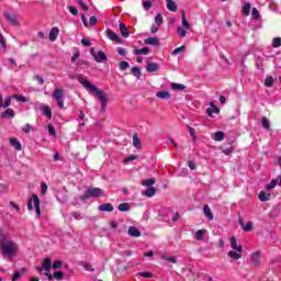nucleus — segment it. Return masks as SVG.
<instances>
[{
	"mask_svg": "<svg viewBox=\"0 0 281 281\" xmlns=\"http://www.w3.org/2000/svg\"><path fill=\"white\" fill-rule=\"evenodd\" d=\"M78 82L92 95H97L101 103V111L104 113L106 111V105L109 104V95L104 91L99 90L98 87L93 86L87 76L79 74L77 75Z\"/></svg>",
	"mask_w": 281,
	"mask_h": 281,
	"instance_id": "obj_1",
	"label": "nucleus"
},
{
	"mask_svg": "<svg viewBox=\"0 0 281 281\" xmlns=\"http://www.w3.org/2000/svg\"><path fill=\"white\" fill-rule=\"evenodd\" d=\"M0 252L3 258L12 260V258H16L19 255V244L10 239H0Z\"/></svg>",
	"mask_w": 281,
	"mask_h": 281,
	"instance_id": "obj_2",
	"label": "nucleus"
},
{
	"mask_svg": "<svg viewBox=\"0 0 281 281\" xmlns=\"http://www.w3.org/2000/svg\"><path fill=\"white\" fill-rule=\"evenodd\" d=\"M26 207L30 212L35 209L36 216H41V200L38 199V195L33 193L32 198L27 201Z\"/></svg>",
	"mask_w": 281,
	"mask_h": 281,
	"instance_id": "obj_3",
	"label": "nucleus"
},
{
	"mask_svg": "<svg viewBox=\"0 0 281 281\" xmlns=\"http://www.w3.org/2000/svg\"><path fill=\"white\" fill-rule=\"evenodd\" d=\"M190 27V22L188 21V18H186V12L182 11V25L178 26V36L180 38H186Z\"/></svg>",
	"mask_w": 281,
	"mask_h": 281,
	"instance_id": "obj_4",
	"label": "nucleus"
},
{
	"mask_svg": "<svg viewBox=\"0 0 281 281\" xmlns=\"http://www.w3.org/2000/svg\"><path fill=\"white\" fill-rule=\"evenodd\" d=\"M102 194H103L102 189L90 187L88 188L86 193L81 196V200L87 201V199L100 198L102 196Z\"/></svg>",
	"mask_w": 281,
	"mask_h": 281,
	"instance_id": "obj_5",
	"label": "nucleus"
},
{
	"mask_svg": "<svg viewBox=\"0 0 281 281\" xmlns=\"http://www.w3.org/2000/svg\"><path fill=\"white\" fill-rule=\"evenodd\" d=\"M53 98L57 102V106L65 109V91L60 88H56L53 91Z\"/></svg>",
	"mask_w": 281,
	"mask_h": 281,
	"instance_id": "obj_6",
	"label": "nucleus"
},
{
	"mask_svg": "<svg viewBox=\"0 0 281 281\" xmlns=\"http://www.w3.org/2000/svg\"><path fill=\"white\" fill-rule=\"evenodd\" d=\"M3 16H4V19H7L8 23H10V25H13L14 27H19L21 25L19 23V19L16 18V14L10 13V12H4Z\"/></svg>",
	"mask_w": 281,
	"mask_h": 281,
	"instance_id": "obj_7",
	"label": "nucleus"
},
{
	"mask_svg": "<svg viewBox=\"0 0 281 281\" xmlns=\"http://www.w3.org/2000/svg\"><path fill=\"white\" fill-rule=\"evenodd\" d=\"M35 109H40V111H42L43 115L48 117V120H52V108L49 105L36 103Z\"/></svg>",
	"mask_w": 281,
	"mask_h": 281,
	"instance_id": "obj_8",
	"label": "nucleus"
},
{
	"mask_svg": "<svg viewBox=\"0 0 281 281\" xmlns=\"http://www.w3.org/2000/svg\"><path fill=\"white\" fill-rule=\"evenodd\" d=\"M262 258V252L255 251L250 255V260L255 267H260V260Z\"/></svg>",
	"mask_w": 281,
	"mask_h": 281,
	"instance_id": "obj_9",
	"label": "nucleus"
},
{
	"mask_svg": "<svg viewBox=\"0 0 281 281\" xmlns=\"http://www.w3.org/2000/svg\"><path fill=\"white\" fill-rule=\"evenodd\" d=\"M227 257L232 260H240L243 258V250H231L227 252Z\"/></svg>",
	"mask_w": 281,
	"mask_h": 281,
	"instance_id": "obj_10",
	"label": "nucleus"
},
{
	"mask_svg": "<svg viewBox=\"0 0 281 281\" xmlns=\"http://www.w3.org/2000/svg\"><path fill=\"white\" fill-rule=\"evenodd\" d=\"M206 113H207V115H210V117H212V115L214 113L215 114L221 113V110L218 108H216V105L214 104V101H211L210 102V108H207Z\"/></svg>",
	"mask_w": 281,
	"mask_h": 281,
	"instance_id": "obj_11",
	"label": "nucleus"
},
{
	"mask_svg": "<svg viewBox=\"0 0 281 281\" xmlns=\"http://www.w3.org/2000/svg\"><path fill=\"white\" fill-rule=\"evenodd\" d=\"M229 243L234 251H243V245H238L236 237H231Z\"/></svg>",
	"mask_w": 281,
	"mask_h": 281,
	"instance_id": "obj_12",
	"label": "nucleus"
},
{
	"mask_svg": "<svg viewBox=\"0 0 281 281\" xmlns=\"http://www.w3.org/2000/svg\"><path fill=\"white\" fill-rule=\"evenodd\" d=\"M150 54L149 47L136 48L134 49V56H148Z\"/></svg>",
	"mask_w": 281,
	"mask_h": 281,
	"instance_id": "obj_13",
	"label": "nucleus"
},
{
	"mask_svg": "<svg viewBox=\"0 0 281 281\" xmlns=\"http://www.w3.org/2000/svg\"><path fill=\"white\" fill-rule=\"evenodd\" d=\"M119 30H120L121 35L123 36V38H128V36H131V33L128 32V27H126V24L120 23L119 24Z\"/></svg>",
	"mask_w": 281,
	"mask_h": 281,
	"instance_id": "obj_14",
	"label": "nucleus"
},
{
	"mask_svg": "<svg viewBox=\"0 0 281 281\" xmlns=\"http://www.w3.org/2000/svg\"><path fill=\"white\" fill-rule=\"evenodd\" d=\"M106 36H108V38H110V41H116V43H120V41H121L117 33L111 31V29L106 30Z\"/></svg>",
	"mask_w": 281,
	"mask_h": 281,
	"instance_id": "obj_15",
	"label": "nucleus"
},
{
	"mask_svg": "<svg viewBox=\"0 0 281 281\" xmlns=\"http://www.w3.org/2000/svg\"><path fill=\"white\" fill-rule=\"evenodd\" d=\"M42 268L44 271L49 272L52 269V258L47 257L42 261Z\"/></svg>",
	"mask_w": 281,
	"mask_h": 281,
	"instance_id": "obj_16",
	"label": "nucleus"
},
{
	"mask_svg": "<svg viewBox=\"0 0 281 281\" xmlns=\"http://www.w3.org/2000/svg\"><path fill=\"white\" fill-rule=\"evenodd\" d=\"M206 235H207V229H200L195 232L194 238L195 240H203Z\"/></svg>",
	"mask_w": 281,
	"mask_h": 281,
	"instance_id": "obj_17",
	"label": "nucleus"
},
{
	"mask_svg": "<svg viewBox=\"0 0 281 281\" xmlns=\"http://www.w3.org/2000/svg\"><path fill=\"white\" fill-rule=\"evenodd\" d=\"M58 27L54 26L50 32H49V35H48V38L52 43H54V41H56V38H58Z\"/></svg>",
	"mask_w": 281,
	"mask_h": 281,
	"instance_id": "obj_18",
	"label": "nucleus"
},
{
	"mask_svg": "<svg viewBox=\"0 0 281 281\" xmlns=\"http://www.w3.org/2000/svg\"><path fill=\"white\" fill-rule=\"evenodd\" d=\"M10 144L11 146H13V148L18 151L23 150V146L21 145V143L19 142L18 138H10Z\"/></svg>",
	"mask_w": 281,
	"mask_h": 281,
	"instance_id": "obj_19",
	"label": "nucleus"
},
{
	"mask_svg": "<svg viewBox=\"0 0 281 281\" xmlns=\"http://www.w3.org/2000/svg\"><path fill=\"white\" fill-rule=\"evenodd\" d=\"M94 60L95 63H104V60H106V54H104L102 50H99L97 55H94Z\"/></svg>",
	"mask_w": 281,
	"mask_h": 281,
	"instance_id": "obj_20",
	"label": "nucleus"
},
{
	"mask_svg": "<svg viewBox=\"0 0 281 281\" xmlns=\"http://www.w3.org/2000/svg\"><path fill=\"white\" fill-rule=\"evenodd\" d=\"M251 12V3L245 2L241 8V14L244 16H249V13Z\"/></svg>",
	"mask_w": 281,
	"mask_h": 281,
	"instance_id": "obj_21",
	"label": "nucleus"
},
{
	"mask_svg": "<svg viewBox=\"0 0 281 281\" xmlns=\"http://www.w3.org/2000/svg\"><path fill=\"white\" fill-rule=\"evenodd\" d=\"M128 235L134 236V238H139V236H142V233L139 232V229L137 227L131 226L128 228Z\"/></svg>",
	"mask_w": 281,
	"mask_h": 281,
	"instance_id": "obj_22",
	"label": "nucleus"
},
{
	"mask_svg": "<svg viewBox=\"0 0 281 281\" xmlns=\"http://www.w3.org/2000/svg\"><path fill=\"white\" fill-rule=\"evenodd\" d=\"M99 212H113V204L104 203L99 205Z\"/></svg>",
	"mask_w": 281,
	"mask_h": 281,
	"instance_id": "obj_23",
	"label": "nucleus"
},
{
	"mask_svg": "<svg viewBox=\"0 0 281 281\" xmlns=\"http://www.w3.org/2000/svg\"><path fill=\"white\" fill-rule=\"evenodd\" d=\"M148 74H154V71H159V65L156 63H149L146 66Z\"/></svg>",
	"mask_w": 281,
	"mask_h": 281,
	"instance_id": "obj_24",
	"label": "nucleus"
},
{
	"mask_svg": "<svg viewBox=\"0 0 281 281\" xmlns=\"http://www.w3.org/2000/svg\"><path fill=\"white\" fill-rule=\"evenodd\" d=\"M145 45H154V47L159 46V38L157 37H147L145 40Z\"/></svg>",
	"mask_w": 281,
	"mask_h": 281,
	"instance_id": "obj_25",
	"label": "nucleus"
},
{
	"mask_svg": "<svg viewBox=\"0 0 281 281\" xmlns=\"http://www.w3.org/2000/svg\"><path fill=\"white\" fill-rule=\"evenodd\" d=\"M167 3V10H169L170 12H177V2H175L173 0H166Z\"/></svg>",
	"mask_w": 281,
	"mask_h": 281,
	"instance_id": "obj_26",
	"label": "nucleus"
},
{
	"mask_svg": "<svg viewBox=\"0 0 281 281\" xmlns=\"http://www.w3.org/2000/svg\"><path fill=\"white\" fill-rule=\"evenodd\" d=\"M271 199V193L265 191L259 192V201L267 202Z\"/></svg>",
	"mask_w": 281,
	"mask_h": 281,
	"instance_id": "obj_27",
	"label": "nucleus"
},
{
	"mask_svg": "<svg viewBox=\"0 0 281 281\" xmlns=\"http://www.w3.org/2000/svg\"><path fill=\"white\" fill-rule=\"evenodd\" d=\"M156 98H159L160 100H168L170 98V92L159 91L156 93Z\"/></svg>",
	"mask_w": 281,
	"mask_h": 281,
	"instance_id": "obj_28",
	"label": "nucleus"
},
{
	"mask_svg": "<svg viewBox=\"0 0 281 281\" xmlns=\"http://www.w3.org/2000/svg\"><path fill=\"white\" fill-rule=\"evenodd\" d=\"M244 232H251V229H254V223L251 222H247L246 225L245 223H243V221L239 222Z\"/></svg>",
	"mask_w": 281,
	"mask_h": 281,
	"instance_id": "obj_29",
	"label": "nucleus"
},
{
	"mask_svg": "<svg viewBox=\"0 0 281 281\" xmlns=\"http://www.w3.org/2000/svg\"><path fill=\"white\" fill-rule=\"evenodd\" d=\"M204 214L209 218V221H214V215L212 214V210L209 205L204 206Z\"/></svg>",
	"mask_w": 281,
	"mask_h": 281,
	"instance_id": "obj_30",
	"label": "nucleus"
},
{
	"mask_svg": "<svg viewBox=\"0 0 281 281\" xmlns=\"http://www.w3.org/2000/svg\"><path fill=\"white\" fill-rule=\"evenodd\" d=\"M142 186H145L146 188H153V186H155V178H149L147 180H144L142 182Z\"/></svg>",
	"mask_w": 281,
	"mask_h": 281,
	"instance_id": "obj_31",
	"label": "nucleus"
},
{
	"mask_svg": "<svg viewBox=\"0 0 281 281\" xmlns=\"http://www.w3.org/2000/svg\"><path fill=\"white\" fill-rule=\"evenodd\" d=\"M1 117H14V110L12 109H7L2 114Z\"/></svg>",
	"mask_w": 281,
	"mask_h": 281,
	"instance_id": "obj_32",
	"label": "nucleus"
},
{
	"mask_svg": "<svg viewBox=\"0 0 281 281\" xmlns=\"http://www.w3.org/2000/svg\"><path fill=\"white\" fill-rule=\"evenodd\" d=\"M261 126L266 130L269 131L271 124L269 123V119H267V116H263L261 119Z\"/></svg>",
	"mask_w": 281,
	"mask_h": 281,
	"instance_id": "obj_33",
	"label": "nucleus"
},
{
	"mask_svg": "<svg viewBox=\"0 0 281 281\" xmlns=\"http://www.w3.org/2000/svg\"><path fill=\"white\" fill-rule=\"evenodd\" d=\"M117 210L120 212H128V210H131V205L128 203H121L119 206H117Z\"/></svg>",
	"mask_w": 281,
	"mask_h": 281,
	"instance_id": "obj_34",
	"label": "nucleus"
},
{
	"mask_svg": "<svg viewBox=\"0 0 281 281\" xmlns=\"http://www.w3.org/2000/svg\"><path fill=\"white\" fill-rule=\"evenodd\" d=\"M155 192H157V189H155V187H149L145 191V196H148V198L155 196Z\"/></svg>",
	"mask_w": 281,
	"mask_h": 281,
	"instance_id": "obj_35",
	"label": "nucleus"
},
{
	"mask_svg": "<svg viewBox=\"0 0 281 281\" xmlns=\"http://www.w3.org/2000/svg\"><path fill=\"white\" fill-rule=\"evenodd\" d=\"M132 74L135 78H142V70L137 66L132 67Z\"/></svg>",
	"mask_w": 281,
	"mask_h": 281,
	"instance_id": "obj_36",
	"label": "nucleus"
},
{
	"mask_svg": "<svg viewBox=\"0 0 281 281\" xmlns=\"http://www.w3.org/2000/svg\"><path fill=\"white\" fill-rule=\"evenodd\" d=\"M215 142H223L225 139V133L216 132L214 136Z\"/></svg>",
	"mask_w": 281,
	"mask_h": 281,
	"instance_id": "obj_37",
	"label": "nucleus"
},
{
	"mask_svg": "<svg viewBox=\"0 0 281 281\" xmlns=\"http://www.w3.org/2000/svg\"><path fill=\"white\" fill-rule=\"evenodd\" d=\"M171 89H173V91H183V89H186V86L181 83H171Z\"/></svg>",
	"mask_w": 281,
	"mask_h": 281,
	"instance_id": "obj_38",
	"label": "nucleus"
},
{
	"mask_svg": "<svg viewBox=\"0 0 281 281\" xmlns=\"http://www.w3.org/2000/svg\"><path fill=\"white\" fill-rule=\"evenodd\" d=\"M278 186V180H271L270 183L266 184V190H273Z\"/></svg>",
	"mask_w": 281,
	"mask_h": 281,
	"instance_id": "obj_39",
	"label": "nucleus"
},
{
	"mask_svg": "<svg viewBox=\"0 0 281 281\" xmlns=\"http://www.w3.org/2000/svg\"><path fill=\"white\" fill-rule=\"evenodd\" d=\"M133 145L135 148H139V146H142V140H139V137H137L136 134L133 136Z\"/></svg>",
	"mask_w": 281,
	"mask_h": 281,
	"instance_id": "obj_40",
	"label": "nucleus"
},
{
	"mask_svg": "<svg viewBox=\"0 0 281 281\" xmlns=\"http://www.w3.org/2000/svg\"><path fill=\"white\" fill-rule=\"evenodd\" d=\"M155 23H156V25H161L164 23V15H161V13H158L155 16Z\"/></svg>",
	"mask_w": 281,
	"mask_h": 281,
	"instance_id": "obj_41",
	"label": "nucleus"
},
{
	"mask_svg": "<svg viewBox=\"0 0 281 281\" xmlns=\"http://www.w3.org/2000/svg\"><path fill=\"white\" fill-rule=\"evenodd\" d=\"M53 278H55V280H63L65 278V273L60 271L54 272Z\"/></svg>",
	"mask_w": 281,
	"mask_h": 281,
	"instance_id": "obj_42",
	"label": "nucleus"
},
{
	"mask_svg": "<svg viewBox=\"0 0 281 281\" xmlns=\"http://www.w3.org/2000/svg\"><path fill=\"white\" fill-rule=\"evenodd\" d=\"M128 67H131V65L128 64V61H121V63H120V69H121V71H126V69H128Z\"/></svg>",
	"mask_w": 281,
	"mask_h": 281,
	"instance_id": "obj_43",
	"label": "nucleus"
},
{
	"mask_svg": "<svg viewBox=\"0 0 281 281\" xmlns=\"http://www.w3.org/2000/svg\"><path fill=\"white\" fill-rule=\"evenodd\" d=\"M41 194L42 196H45V194H47V183L45 182L41 183Z\"/></svg>",
	"mask_w": 281,
	"mask_h": 281,
	"instance_id": "obj_44",
	"label": "nucleus"
},
{
	"mask_svg": "<svg viewBox=\"0 0 281 281\" xmlns=\"http://www.w3.org/2000/svg\"><path fill=\"white\" fill-rule=\"evenodd\" d=\"M252 19L255 21H258V19H260V11H258V9L256 8L252 9Z\"/></svg>",
	"mask_w": 281,
	"mask_h": 281,
	"instance_id": "obj_45",
	"label": "nucleus"
},
{
	"mask_svg": "<svg viewBox=\"0 0 281 281\" xmlns=\"http://www.w3.org/2000/svg\"><path fill=\"white\" fill-rule=\"evenodd\" d=\"M181 52H186V46H180L178 48H175L172 54H173V56H177V55L181 54Z\"/></svg>",
	"mask_w": 281,
	"mask_h": 281,
	"instance_id": "obj_46",
	"label": "nucleus"
},
{
	"mask_svg": "<svg viewBox=\"0 0 281 281\" xmlns=\"http://www.w3.org/2000/svg\"><path fill=\"white\" fill-rule=\"evenodd\" d=\"M281 46V38L274 37L272 41V47H280Z\"/></svg>",
	"mask_w": 281,
	"mask_h": 281,
	"instance_id": "obj_47",
	"label": "nucleus"
},
{
	"mask_svg": "<svg viewBox=\"0 0 281 281\" xmlns=\"http://www.w3.org/2000/svg\"><path fill=\"white\" fill-rule=\"evenodd\" d=\"M265 86L266 87H273V77L266 78Z\"/></svg>",
	"mask_w": 281,
	"mask_h": 281,
	"instance_id": "obj_48",
	"label": "nucleus"
},
{
	"mask_svg": "<svg viewBox=\"0 0 281 281\" xmlns=\"http://www.w3.org/2000/svg\"><path fill=\"white\" fill-rule=\"evenodd\" d=\"M15 100H18V102H27V98L21 95V94H15L13 97Z\"/></svg>",
	"mask_w": 281,
	"mask_h": 281,
	"instance_id": "obj_49",
	"label": "nucleus"
},
{
	"mask_svg": "<svg viewBox=\"0 0 281 281\" xmlns=\"http://www.w3.org/2000/svg\"><path fill=\"white\" fill-rule=\"evenodd\" d=\"M78 5H80V8L82 10H85V12H87V10H89V7L82 1V0H77Z\"/></svg>",
	"mask_w": 281,
	"mask_h": 281,
	"instance_id": "obj_50",
	"label": "nucleus"
},
{
	"mask_svg": "<svg viewBox=\"0 0 281 281\" xmlns=\"http://www.w3.org/2000/svg\"><path fill=\"white\" fill-rule=\"evenodd\" d=\"M52 267L53 269H60V267H63V261L56 260L53 262Z\"/></svg>",
	"mask_w": 281,
	"mask_h": 281,
	"instance_id": "obj_51",
	"label": "nucleus"
},
{
	"mask_svg": "<svg viewBox=\"0 0 281 281\" xmlns=\"http://www.w3.org/2000/svg\"><path fill=\"white\" fill-rule=\"evenodd\" d=\"M10 104H12V98H7L4 100V103L2 104L3 109H8V106H10Z\"/></svg>",
	"mask_w": 281,
	"mask_h": 281,
	"instance_id": "obj_52",
	"label": "nucleus"
},
{
	"mask_svg": "<svg viewBox=\"0 0 281 281\" xmlns=\"http://www.w3.org/2000/svg\"><path fill=\"white\" fill-rule=\"evenodd\" d=\"M30 131H32V126L30 125V123H26V124L22 127V133H30Z\"/></svg>",
	"mask_w": 281,
	"mask_h": 281,
	"instance_id": "obj_53",
	"label": "nucleus"
},
{
	"mask_svg": "<svg viewBox=\"0 0 281 281\" xmlns=\"http://www.w3.org/2000/svg\"><path fill=\"white\" fill-rule=\"evenodd\" d=\"M143 8L144 10H150V8H153V2L150 1L143 2Z\"/></svg>",
	"mask_w": 281,
	"mask_h": 281,
	"instance_id": "obj_54",
	"label": "nucleus"
},
{
	"mask_svg": "<svg viewBox=\"0 0 281 281\" xmlns=\"http://www.w3.org/2000/svg\"><path fill=\"white\" fill-rule=\"evenodd\" d=\"M48 134L52 135V137H56V128H54L52 125H48Z\"/></svg>",
	"mask_w": 281,
	"mask_h": 281,
	"instance_id": "obj_55",
	"label": "nucleus"
},
{
	"mask_svg": "<svg viewBox=\"0 0 281 281\" xmlns=\"http://www.w3.org/2000/svg\"><path fill=\"white\" fill-rule=\"evenodd\" d=\"M76 65L77 67H89V63H87V60H78Z\"/></svg>",
	"mask_w": 281,
	"mask_h": 281,
	"instance_id": "obj_56",
	"label": "nucleus"
},
{
	"mask_svg": "<svg viewBox=\"0 0 281 281\" xmlns=\"http://www.w3.org/2000/svg\"><path fill=\"white\" fill-rule=\"evenodd\" d=\"M70 14H74V16H78V9L76 7H69Z\"/></svg>",
	"mask_w": 281,
	"mask_h": 281,
	"instance_id": "obj_57",
	"label": "nucleus"
},
{
	"mask_svg": "<svg viewBox=\"0 0 281 281\" xmlns=\"http://www.w3.org/2000/svg\"><path fill=\"white\" fill-rule=\"evenodd\" d=\"M81 44L85 46V47H91V42L87 38H82L81 40Z\"/></svg>",
	"mask_w": 281,
	"mask_h": 281,
	"instance_id": "obj_58",
	"label": "nucleus"
},
{
	"mask_svg": "<svg viewBox=\"0 0 281 281\" xmlns=\"http://www.w3.org/2000/svg\"><path fill=\"white\" fill-rule=\"evenodd\" d=\"M138 276H140V278H153L150 272H139Z\"/></svg>",
	"mask_w": 281,
	"mask_h": 281,
	"instance_id": "obj_59",
	"label": "nucleus"
},
{
	"mask_svg": "<svg viewBox=\"0 0 281 281\" xmlns=\"http://www.w3.org/2000/svg\"><path fill=\"white\" fill-rule=\"evenodd\" d=\"M20 279H21V272L16 271V272L13 274L11 281H16V280H20Z\"/></svg>",
	"mask_w": 281,
	"mask_h": 281,
	"instance_id": "obj_60",
	"label": "nucleus"
},
{
	"mask_svg": "<svg viewBox=\"0 0 281 281\" xmlns=\"http://www.w3.org/2000/svg\"><path fill=\"white\" fill-rule=\"evenodd\" d=\"M71 216H72L76 221H80V218H82V216L80 215L79 212H74V213H71Z\"/></svg>",
	"mask_w": 281,
	"mask_h": 281,
	"instance_id": "obj_61",
	"label": "nucleus"
},
{
	"mask_svg": "<svg viewBox=\"0 0 281 281\" xmlns=\"http://www.w3.org/2000/svg\"><path fill=\"white\" fill-rule=\"evenodd\" d=\"M83 269L86 271H93V267L91 266V263H83Z\"/></svg>",
	"mask_w": 281,
	"mask_h": 281,
	"instance_id": "obj_62",
	"label": "nucleus"
},
{
	"mask_svg": "<svg viewBox=\"0 0 281 281\" xmlns=\"http://www.w3.org/2000/svg\"><path fill=\"white\" fill-rule=\"evenodd\" d=\"M89 23H90V25H95L97 23H98V18H95V16H91L90 18V20H89Z\"/></svg>",
	"mask_w": 281,
	"mask_h": 281,
	"instance_id": "obj_63",
	"label": "nucleus"
},
{
	"mask_svg": "<svg viewBox=\"0 0 281 281\" xmlns=\"http://www.w3.org/2000/svg\"><path fill=\"white\" fill-rule=\"evenodd\" d=\"M117 53H119L120 56H126V48L120 47Z\"/></svg>",
	"mask_w": 281,
	"mask_h": 281,
	"instance_id": "obj_64",
	"label": "nucleus"
}]
</instances>
